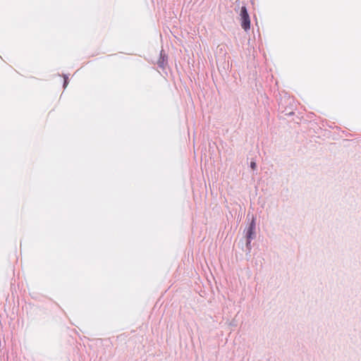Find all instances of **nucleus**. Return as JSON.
I'll list each match as a JSON object with an SVG mask.
<instances>
[{
    "label": "nucleus",
    "instance_id": "20e7f679",
    "mask_svg": "<svg viewBox=\"0 0 361 361\" xmlns=\"http://www.w3.org/2000/svg\"><path fill=\"white\" fill-rule=\"evenodd\" d=\"M157 63L158 67L162 69H164L168 64V55L163 49L160 51L159 59Z\"/></svg>",
    "mask_w": 361,
    "mask_h": 361
},
{
    "label": "nucleus",
    "instance_id": "f257e3e1",
    "mask_svg": "<svg viewBox=\"0 0 361 361\" xmlns=\"http://www.w3.org/2000/svg\"><path fill=\"white\" fill-rule=\"evenodd\" d=\"M278 105L279 111L281 114H284L288 116H290L295 114L294 111L296 109V106L295 104L293 98L286 95L284 97H281L278 100Z\"/></svg>",
    "mask_w": 361,
    "mask_h": 361
},
{
    "label": "nucleus",
    "instance_id": "6e6552de",
    "mask_svg": "<svg viewBox=\"0 0 361 361\" xmlns=\"http://www.w3.org/2000/svg\"><path fill=\"white\" fill-rule=\"evenodd\" d=\"M235 4H237V6L239 7V6H240V0H237V1H235Z\"/></svg>",
    "mask_w": 361,
    "mask_h": 361
},
{
    "label": "nucleus",
    "instance_id": "7ed1b4c3",
    "mask_svg": "<svg viewBox=\"0 0 361 361\" xmlns=\"http://www.w3.org/2000/svg\"><path fill=\"white\" fill-rule=\"evenodd\" d=\"M239 17L240 24L242 29L245 32L249 31L250 30L251 20L248 10L245 4H243L240 7Z\"/></svg>",
    "mask_w": 361,
    "mask_h": 361
},
{
    "label": "nucleus",
    "instance_id": "0eeeda50",
    "mask_svg": "<svg viewBox=\"0 0 361 361\" xmlns=\"http://www.w3.org/2000/svg\"><path fill=\"white\" fill-rule=\"evenodd\" d=\"M250 167L253 171L257 169V162L254 159H252V160L250 161Z\"/></svg>",
    "mask_w": 361,
    "mask_h": 361
},
{
    "label": "nucleus",
    "instance_id": "423d86ee",
    "mask_svg": "<svg viewBox=\"0 0 361 361\" xmlns=\"http://www.w3.org/2000/svg\"><path fill=\"white\" fill-rule=\"evenodd\" d=\"M62 76L63 78V88L66 89L69 83L70 80L68 78V75L67 74H63Z\"/></svg>",
    "mask_w": 361,
    "mask_h": 361
},
{
    "label": "nucleus",
    "instance_id": "f03ea898",
    "mask_svg": "<svg viewBox=\"0 0 361 361\" xmlns=\"http://www.w3.org/2000/svg\"><path fill=\"white\" fill-rule=\"evenodd\" d=\"M246 220L247 221V225L244 229L243 234L245 241L249 243L250 240L255 239L257 236V217L254 214L250 215V214L248 213L246 216Z\"/></svg>",
    "mask_w": 361,
    "mask_h": 361
},
{
    "label": "nucleus",
    "instance_id": "39448f33",
    "mask_svg": "<svg viewBox=\"0 0 361 361\" xmlns=\"http://www.w3.org/2000/svg\"><path fill=\"white\" fill-rule=\"evenodd\" d=\"M252 240H250L249 243H247V241H245V255L246 257L247 256H250V252H251V250H252Z\"/></svg>",
    "mask_w": 361,
    "mask_h": 361
}]
</instances>
